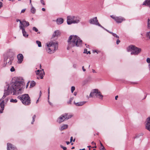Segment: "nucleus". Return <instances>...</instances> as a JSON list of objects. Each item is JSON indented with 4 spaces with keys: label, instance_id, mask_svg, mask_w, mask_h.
Segmentation results:
<instances>
[{
    "label": "nucleus",
    "instance_id": "nucleus-6",
    "mask_svg": "<svg viewBox=\"0 0 150 150\" xmlns=\"http://www.w3.org/2000/svg\"><path fill=\"white\" fill-rule=\"evenodd\" d=\"M127 50L128 52L131 51V54L136 55L141 52V49L134 46L130 45L127 48Z\"/></svg>",
    "mask_w": 150,
    "mask_h": 150
},
{
    "label": "nucleus",
    "instance_id": "nucleus-51",
    "mask_svg": "<svg viewBox=\"0 0 150 150\" xmlns=\"http://www.w3.org/2000/svg\"><path fill=\"white\" fill-rule=\"evenodd\" d=\"M73 66L74 68H76L77 67V65L76 64H74Z\"/></svg>",
    "mask_w": 150,
    "mask_h": 150
},
{
    "label": "nucleus",
    "instance_id": "nucleus-58",
    "mask_svg": "<svg viewBox=\"0 0 150 150\" xmlns=\"http://www.w3.org/2000/svg\"><path fill=\"white\" fill-rule=\"evenodd\" d=\"M100 146H103V144H102V143H101V142L100 141Z\"/></svg>",
    "mask_w": 150,
    "mask_h": 150
},
{
    "label": "nucleus",
    "instance_id": "nucleus-30",
    "mask_svg": "<svg viewBox=\"0 0 150 150\" xmlns=\"http://www.w3.org/2000/svg\"><path fill=\"white\" fill-rule=\"evenodd\" d=\"M110 33L112 34V35L117 38H119V37L118 35H117L115 33H114L112 32H110Z\"/></svg>",
    "mask_w": 150,
    "mask_h": 150
},
{
    "label": "nucleus",
    "instance_id": "nucleus-3",
    "mask_svg": "<svg viewBox=\"0 0 150 150\" xmlns=\"http://www.w3.org/2000/svg\"><path fill=\"white\" fill-rule=\"evenodd\" d=\"M58 45V43L57 42L51 41L49 44H47V47L46 48V51L49 53H53L57 49Z\"/></svg>",
    "mask_w": 150,
    "mask_h": 150
},
{
    "label": "nucleus",
    "instance_id": "nucleus-53",
    "mask_svg": "<svg viewBox=\"0 0 150 150\" xmlns=\"http://www.w3.org/2000/svg\"><path fill=\"white\" fill-rule=\"evenodd\" d=\"M82 69L83 71H86V69L84 68V66L82 67Z\"/></svg>",
    "mask_w": 150,
    "mask_h": 150
},
{
    "label": "nucleus",
    "instance_id": "nucleus-31",
    "mask_svg": "<svg viewBox=\"0 0 150 150\" xmlns=\"http://www.w3.org/2000/svg\"><path fill=\"white\" fill-rule=\"evenodd\" d=\"M10 102L11 103H16L17 102V100L16 99H12L10 100Z\"/></svg>",
    "mask_w": 150,
    "mask_h": 150
},
{
    "label": "nucleus",
    "instance_id": "nucleus-4",
    "mask_svg": "<svg viewBox=\"0 0 150 150\" xmlns=\"http://www.w3.org/2000/svg\"><path fill=\"white\" fill-rule=\"evenodd\" d=\"M18 98L19 99L22 103L25 105H29L31 103L30 97L28 94L19 96H18Z\"/></svg>",
    "mask_w": 150,
    "mask_h": 150
},
{
    "label": "nucleus",
    "instance_id": "nucleus-12",
    "mask_svg": "<svg viewBox=\"0 0 150 150\" xmlns=\"http://www.w3.org/2000/svg\"><path fill=\"white\" fill-rule=\"evenodd\" d=\"M17 58L18 59V63H21L23 60V54H18L17 55Z\"/></svg>",
    "mask_w": 150,
    "mask_h": 150
},
{
    "label": "nucleus",
    "instance_id": "nucleus-54",
    "mask_svg": "<svg viewBox=\"0 0 150 150\" xmlns=\"http://www.w3.org/2000/svg\"><path fill=\"white\" fill-rule=\"evenodd\" d=\"M30 4L31 5V6H32L33 5L31 3V0H30Z\"/></svg>",
    "mask_w": 150,
    "mask_h": 150
},
{
    "label": "nucleus",
    "instance_id": "nucleus-22",
    "mask_svg": "<svg viewBox=\"0 0 150 150\" xmlns=\"http://www.w3.org/2000/svg\"><path fill=\"white\" fill-rule=\"evenodd\" d=\"M63 22V19L62 18H57V23L59 25L62 23Z\"/></svg>",
    "mask_w": 150,
    "mask_h": 150
},
{
    "label": "nucleus",
    "instance_id": "nucleus-49",
    "mask_svg": "<svg viewBox=\"0 0 150 150\" xmlns=\"http://www.w3.org/2000/svg\"><path fill=\"white\" fill-rule=\"evenodd\" d=\"M110 17H111V18H112L115 21V17L114 16H111Z\"/></svg>",
    "mask_w": 150,
    "mask_h": 150
},
{
    "label": "nucleus",
    "instance_id": "nucleus-29",
    "mask_svg": "<svg viewBox=\"0 0 150 150\" xmlns=\"http://www.w3.org/2000/svg\"><path fill=\"white\" fill-rule=\"evenodd\" d=\"M36 43L38 44V47H41L42 46L41 42L37 40L36 41Z\"/></svg>",
    "mask_w": 150,
    "mask_h": 150
},
{
    "label": "nucleus",
    "instance_id": "nucleus-26",
    "mask_svg": "<svg viewBox=\"0 0 150 150\" xmlns=\"http://www.w3.org/2000/svg\"><path fill=\"white\" fill-rule=\"evenodd\" d=\"M64 116H66L65 117L66 118H65V119H66V120H67L68 119L71 118L72 116V115H68V114L67 113H65Z\"/></svg>",
    "mask_w": 150,
    "mask_h": 150
},
{
    "label": "nucleus",
    "instance_id": "nucleus-52",
    "mask_svg": "<svg viewBox=\"0 0 150 150\" xmlns=\"http://www.w3.org/2000/svg\"><path fill=\"white\" fill-rule=\"evenodd\" d=\"M48 100V103H49V104L51 105H52V103H51V102H50L49 101V99Z\"/></svg>",
    "mask_w": 150,
    "mask_h": 150
},
{
    "label": "nucleus",
    "instance_id": "nucleus-24",
    "mask_svg": "<svg viewBox=\"0 0 150 150\" xmlns=\"http://www.w3.org/2000/svg\"><path fill=\"white\" fill-rule=\"evenodd\" d=\"M68 126L67 125H64L62 126L59 129L61 131H62L64 129H66L67 128Z\"/></svg>",
    "mask_w": 150,
    "mask_h": 150
},
{
    "label": "nucleus",
    "instance_id": "nucleus-32",
    "mask_svg": "<svg viewBox=\"0 0 150 150\" xmlns=\"http://www.w3.org/2000/svg\"><path fill=\"white\" fill-rule=\"evenodd\" d=\"M36 117L35 115H34L32 117V121L31 122L32 124H33L34 122L35 121V119Z\"/></svg>",
    "mask_w": 150,
    "mask_h": 150
},
{
    "label": "nucleus",
    "instance_id": "nucleus-64",
    "mask_svg": "<svg viewBox=\"0 0 150 150\" xmlns=\"http://www.w3.org/2000/svg\"><path fill=\"white\" fill-rule=\"evenodd\" d=\"M91 54V52H90V51H88V52H87V54Z\"/></svg>",
    "mask_w": 150,
    "mask_h": 150
},
{
    "label": "nucleus",
    "instance_id": "nucleus-43",
    "mask_svg": "<svg viewBox=\"0 0 150 150\" xmlns=\"http://www.w3.org/2000/svg\"><path fill=\"white\" fill-rule=\"evenodd\" d=\"M8 100V98H6V99H5L4 100H3V101H4V104L5 103H6L7 102Z\"/></svg>",
    "mask_w": 150,
    "mask_h": 150
},
{
    "label": "nucleus",
    "instance_id": "nucleus-42",
    "mask_svg": "<svg viewBox=\"0 0 150 150\" xmlns=\"http://www.w3.org/2000/svg\"><path fill=\"white\" fill-rule=\"evenodd\" d=\"M48 99L49 100V96H50V88L49 87L48 89Z\"/></svg>",
    "mask_w": 150,
    "mask_h": 150
},
{
    "label": "nucleus",
    "instance_id": "nucleus-48",
    "mask_svg": "<svg viewBox=\"0 0 150 150\" xmlns=\"http://www.w3.org/2000/svg\"><path fill=\"white\" fill-rule=\"evenodd\" d=\"M25 9H22L21 11V13H23L25 11Z\"/></svg>",
    "mask_w": 150,
    "mask_h": 150
},
{
    "label": "nucleus",
    "instance_id": "nucleus-46",
    "mask_svg": "<svg viewBox=\"0 0 150 150\" xmlns=\"http://www.w3.org/2000/svg\"><path fill=\"white\" fill-rule=\"evenodd\" d=\"M120 42V41L119 40L117 39V40L116 43L117 45H118Z\"/></svg>",
    "mask_w": 150,
    "mask_h": 150
},
{
    "label": "nucleus",
    "instance_id": "nucleus-61",
    "mask_svg": "<svg viewBox=\"0 0 150 150\" xmlns=\"http://www.w3.org/2000/svg\"><path fill=\"white\" fill-rule=\"evenodd\" d=\"M105 30L107 32H109V33H110V32H110L108 30H107V29H106L105 28Z\"/></svg>",
    "mask_w": 150,
    "mask_h": 150
},
{
    "label": "nucleus",
    "instance_id": "nucleus-33",
    "mask_svg": "<svg viewBox=\"0 0 150 150\" xmlns=\"http://www.w3.org/2000/svg\"><path fill=\"white\" fill-rule=\"evenodd\" d=\"M73 99H74V98H73V97L71 98H70L69 101H68L67 102V103L68 104H71V102L73 100Z\"/></svg>",
    "mask_w": 150,
    "mask_h": 150
},
{
    "label": "nucleus",
    "instance_id": "nucleus-25",
    "mask_svg": "<svg viewBox=\"0 0 150 150\" xmlns=\"http://www.w3.org/2000/svg\"><path fill=\"white\" fill-rule=\"evenodd\" d=\"M10 58L8 57L7 60H5V57H4V62H6V64L8 63V64H11L12 62V60H10Z\"/></svg>",
    "mask_w": 150,
    "mask_h": 150
},
{
    "label": "nucleus",
    "instance_id": "nucleus-35",
    "mask_svg": "<svg viewBox=\"0 0 150 150\" xmlns=\"http://www.w3.org/2000/svg\"><path fill=\"white\" fill-rule=\"evenodd\" d=\"M75 87L74 86H72L71 88V91L72 93L74 92V91L75 90Z\"/></svg>",
    "mask_w": 150,
    "mask_h": 150
},
{
    "label": "nucleus",
    "instance_id": "nucleus-62",
    "mask_svg": "<svg viewBox=\"0 0 150 150\" xmlns=\"http://www.w3.org/2000/svg\"><path fill=\"white\" fill-rule=\"evenodd\" d=\"M66 143L68 145L70 144V142H66Z\"/></svg>",
    "mask_w": 150,
    "mask_h": 150
},
{
    "label": "nucleus",
    "instance_id": "nucleus-40",
    "mask_svg": "<svg viewBox=\"0 0 150 150\" xmlns=\"http://www.w3.org/2000/svg\"><path fill=\"white\" fill-rule=\"evenodd\" d=\"M15 69L13 67H12L10 69V71L11 72H13L15 71Z\"/></svg>",
    "mask_w": 150,
    "mask_h": 150
},
{
    "label": "nucleus",
    "instance_id": "nucleus-5",
    "mask_svg": "<svg viewBox=\"0 0 150 150\" xmlns=\"http://www.w3.org/2000/svg\"><path fill=\"white\" fill-rule=\"evenodd\" d=\"M81 18L77 16H69L67 17V22L68 25L77 24L81 21Z\"/></svg>",
    "mask_w": 150,
    "mask_h": 150
},
{
    "label": "nucleus",
    "instance_id": "nucleus-38",
    "mask_svg": "<svg viewBox=\"0 0 150 150\" xmlns=\"http://www.w3.org/2000/svg\"><path fill=\"white\" fill-rule=\"evenodd\" d=\"M146 36L147 37H148L149 38V39H150V31L148 32L146 35Z\"/></svg>",
    "mask_w": 150,
    "mask_h": 150
},
{
    "label": "nucleus",
    "instance_id": "nucleus-36",
    "mask_svg": "<svg viewBox=\"0 0 150 150\" xmlns=\"http://www.w3.org/2000/svg\"><path fill=\"white\" fill-rule=\"evenodd\" d=\"M33 30L36 32H37L38 31V29L34 27L33 28Z\"/></svg>",
    "mask_w": 150,
    "mask_h": 150
},
{
    "label": "nucleus",
    "instance_id": "nucleus-28",
    "mask_svg": "<svg viewBox=\"0 0 150 150\" xmlns=\"http://www.w3.org/2000/svg\"><path fill=\"white\" fill-rule=\"evenodd\" d=\"M35 82L34 81H32L30 82V86L31 87H33L35 86Z\"/></svg>",
    "mask_w": 150,
    "mask_h": 150
},
{
    "label": "nucleus",
    "instance_id": "nucleus-39",
    "mask_svg": "<svg viewBox=\"0 0 150 150\" xmlns=\"http://www.w3.org/2000/svg\"><path fill=\"white\" fill-rule=\"evenodd\" d=\"M60 146L63 149V150H66L67 149L66 147H64L62 145H60Z\"/></svg>",
    "mask_w": 150,
    "mask_h": 150
},
{
    "label": "nucleus",
    "instance_id": "nucleus-21",
    "mask_svg": "<svg viewBox=\"0 0 150 150\" xmlns=\"http://www.w3.org/2000/svg\"><path fill=\"white\" fill-rule=\"evenodd\" d=\"M86 102L83 101L76 103L75 102H74V103L76 106H79L83 105Z\"/></svg>",
    "mask_w": 150,
    "mask_h": 150
},
{
    "label": "nucleus",
    "instance_id": "nucleus-44",
    "mask_svg": "<svg viewBox=\"0 0 150 150\" xmlns=\"http://www.w3.org/2000/svg\"><path fill=\"white\" fill-rule=\"evenodd\" d=\"M98 26H99L101 28H103V29L104 30H105V28H104L99 23H98Z\"/></svg>",
    "mask_w": 150,
    "mask_h": 150
},
{
    "label": "nucleus",
    "instance_id": "nucleus-56",
    "mask_svg": "<svg viewBox=\"0 0 150 150\" xmlns=\"http://www.w3.org/2000/svg\"><path fill=\"white\" fill-rule=\"evenodd\" d=\"M91 144H92L93 145H96V143L94 142H91Z\"/></svg>",
    "mask_w": 150,
    "mask_h": 150
},
{
    "label": "nucleus",
    "instance_id": "nucleus-18",
    "mask_svg": "<svg viewBox=\"0 0 150 150\" xmlns=\"http://www.w3.org/2000/svg\"><path fill=\"white\" fill-rule=\"evenodd\" d=\"M4 108V101H2L0 103V113L3 112Z\"/></svg>",
    "mask_w": 150,
    "mask_h": 150
},
{
    "label": "nucleus",
    "instance_id": "nucleus-41",
    "mask_svg": "<svg viewBox=\"0 0 150 150\" xmlns=\"http://www.w3.org/2000/svg\"><path fill=\"white\" fill-rule=\"evenodd\" d=\"M146 62L148 63H150V58H147L146 59Z\"/></svg>",
    "mask_w": 150,
    "mask_h": 150
},
{
    "label": "nucleus",
    "instance_id": "nucleus-20",
    "mask_svg": "<svg viewBox=\"0 0 150 150\" xmlns=\"http://www.w3.org/2000/svg\"><path fill=\"white\" fill-rule=\"evenodd\" d=\"M103 96L102 94L101 93L99 90H98V94H97L96 98L100 100H102L103 98Z\"/></svg>",
    "mask_w": 150,
    "mask_h": 150
},
{
    "label": "nucleus",
    "instance_id": "nucleus-2",
    "mask_svg": "<svg viewBox=\"0 0 150 150\" xmlns=\"http://www.w3.org/2000/svg\"><path fill=\"white\" fill-rule=\"evenodd\" d=\"M67 49L69 50L72 47L81 46L82 44V40L76 35H70L68 40Z\"/></svg>",
    "mask_w": 150,
    "mask_h": 150
},
{
    "label": "nucleus",
    "instance_id": "nucleus-15",
    "mask_svg": "<svg viewBox=\"0 0 150 150\" xmlns=\"http://www.w3.org/2000/svg\"><path fill=\"white\" fill-rule=\"evenodd\" d=\"M125 20V19L122 17H115V21L118 23H120Z\"/></svg>",
    "mask_w": 150,
    "mask_h": 150
},
{
    "label": "nucleus",
    "instance_id": "nucleus-23",
    "mask_svg": "<svg viewBox=\"0 0 150 150\" xmlns=\"http://www.w3.org/2000/svg\"><path fill=\"white\" fill-rule=\"evenodd\" d=\"M143 5H147L150 7V0H146L144 2Z\"/></svg>",
    "mask_w": 150,
    "mask_h": 150
},
{
    "label": "nucleus",
    "instance_id": "nucleus-34",
    "mask_svg": "<svg viewBox=\"0 0 150 150\" xmlns=\"http://www.w3.org/2000/svg\"><path fill=\"white\" fill-rule=\"evenodd\" d=\"M88 81L87 80H85L83 81L82 83V84L84 86L86 85L88 82Z\"/></svg>",
    "mask_w": 150,
    "mask_h": 150
},
{
    "label": "nucleus",
    "instance_id": "nucleus-11",
    "mask_svg": "<svg viewBox=\"0 0 150 150\" xmlns=\"http://www.w3.org/2000/svg\"><path fill=\"white\" fill-rule=\"evenodd\" d=\"M98 89H95L91 93L88 98L95 97L96 98L97 94L98 93Z\"/></svg>",
    "mask_w": 150,
    "mask_h": 150
},
{
    "label": "nucleus",
    "instance_id": "nucleus-9",
    "mask_svg": "<svg viewBox=\"0 0 150 150\" xmlns=\"http://www.w3.org/2000/svg\"><path fill=\"white\" fill-rule=\"evenodd\" d=\"M16 22H19L20 24V25L19 26H21L23 27L24 26H28L29 25V23L24 20H23L22 21H21L20 20L18 19H16Z\"/></svg>",
    "mask_w": 150,
    "mask_h": 150
},
{
    "label": "nucleus",
    "instance_id": "nucleus-27",
    "mask_svg": "<svg viewBox=\"0 0 150 150\" xmlns=\"http://www.w3.org/2000/svg\"><path fill=\"white\" fill-rule=\"evenodd\" d=\"M31 11L33 13H35L36 12L35 9L33 6H31Z\"/></svg>",
    "mask_w": 150,
    "mask_h": 150
},
{
    "label": "nucleus",
    "instance_id": "nucleus-16",
    "mask_svg": "<svg viewBox=\"0 0 150 150\" xmlns=\"http://www.w3.org/2000/svg\"><path fill=\"white\" fill-rule=\"evenodd\" d=\"M26 27V26H24L23 27H22L21 26H19L20 29L22 30L23 36L25 37H27L28 36V35L27 34L25 29V27Z\"/></svg>",
    "mask_w": 150,
    "mask_h": 150
},
{
    "label": "nucleus",
    "instance_id": "nucleus-47",
    "mask_svg": "<svg viewBox=\"0 0 150 150\" xmlns=\"http://www.w3.org/2000/svg\"><path fill=\"white\" fill-rule=\"evenodd\" d=\"M87 50L86 49H85L84 50V51L83 52V53H86L87 54Z\"/></svg>",
    "mask_w": 150,
    "mask_h": 150
},
{
    "label": "nucleus",
    "instance_id": "nucleus-10",
    "mask_svg": "<svg viewBox=\"0 0 150 150\" xmlns=\"http://www.w3.org/2000/svg\"><path fill=\"white\" fill-rule=\"evenodd\" d=\"M89 22L91 24L98 25V23H99L97 20V17H94L90 19L89 20Z\"/></svg>",
    "mask_w": 150,
    "mask_h": 150
},
{
    "label": "nucleus",
    "instance_id": "nucleus-59",
    "mask_svg": "<svg viewBox=\"0 0 150 150\" xmlns=\"http://www.w3.org/2000/svg\"><path fill=\"white\" fill-rule=\"evenodd\" d=\"M42 11H45V8H42Z\"/></svg>",
    "mask_w": 150,
    "mask_h": 150
},
{
    "label": "nucleus",
    "instance_id": "nucleus-1",
    "mask_svg": "<svg viewBox=\"0 0 150 150\" xmlns=\"http://www.w3.org/2000/svg\"><path fill=\"white\" fill-rule=\"evenodd\" d=\"M25 85L24 80L21 77L17 78V80L14 83H12L7 87V89L4 91V95L1 99H4L6 96L13 92L14 93H21L23 91V87Z\"/></svg>",
    "mask_w": 150,
    "mask_h": 150
},
{
    "label": "nucleus",
    "instance_id": "nucleus-13",
    "mask_svg": "<svg viewBox=\"0 0 150 150\" xmlns=\"http://www.w3.org/2000/svg\"><path fill=\"white\" fill-rule=\"evenodd\" d=\"M64 114L62 115L58 118L57 122L59 123L63 122L66 120Z\"/></svg>",
    "mask_w": 150,
    "mask_h": 150
},
{
    "label": "nucleus",
    "instance_id": "nucleus-37",
    "mask_svg": "<svg viewBox=\"0 0 150 150\" xmlns=\"http://www.w3.org/2000/svg\"><path fill=\"white\" fill-rule=\"evenodd\" d=\"M148 27L150 28V19H148Z\"/></svg>",
    "mask_w": 150,
    "mask_h": 150
},
{
    "label": "nucleus",
    "instance_id": "nucleus-55",
    "mask_svg": "<svg viewBox=\"0 0 150 150\" xmlns=\"http://www.w3.org/2000/svg\"><path fill=\"white\" fill-rule=\"evenodd\" d=\"M72 141H73V137H71L70 138V142H71Z\"/></svg>",
    "mask_w": 150,
    "mask_h": 150
},
{
    "label": "nucleus",
    "instance_id": "nucleus-17",
    "mask_svg": "<svg viewBox=\"0 0 150 150\" xmlns=\"http://www.w3.org/2000/svg\"><path fill=\"white\" fill-rule=\"evenodd\" d=\"M146 128L148 130L150 131V116L147 119Z\"/></svg>",
    "mask_w": 150,
    "mask_h": 150
},
{
    "label": "nucleus",
    "instance_id": "nucleus-60",
    "mask_svg": "<svg viewBox=\"0 0 150 150\" xmlns=\"http://www.w3.org/2000/svg\"><path fill=\"white\" fill-rule=\"evenodd\" d=\"M118 98V96H117L115 97V99L117 100V98Z\"/></svg>",
    "mask_w": 150,
    "mask_h": 150
},
{
    "label": "nucleus",
    "instance_id": "nucleus-57",
    "mask_svg": "<svg viewBox=\"0 0 150 150\" xmlns=\"http://www.w3.org/2000/svg\"><path fill=\"white\" fill-rule=\"evenodd\" d=\"M92 71L93 73H96L95 70L93 69H92Z\"/></svg>",
    "mask_w": 150,
    "mask_h": 150
},
{
    "label": "nucleus",
    "instance_id": "nucleus-50",
    "mask_svg": "<svg viewBox=\"0 0 150 150\" xmlns=\"http://www.w3.org/2000/svg\"><path fill=\"white\" fill-rule=\"evenodd\" d=\"M2 7V3L1 2H0V8Z\"/></svg>",
    "mask_w": 150,
    "mask_h": 150
},
{
    "label": "nucleus",
    "instance_id": "nucleus-63",
    "mask_svg": "<svg viewBox=\"0 0 150 150\" xmlns=\"http://www.w3.org/2000/svg\"><path fill=\"white\" fill-rule=\"evenodd\" d=\"M77 94V93L76 92H74V96H76Z\"/></svg>",
    "mask_w": 150,
    "mask_h": 150
},
{
    "label": "nucleus",
    "instance_id": "nucleus-45",
    "mask_svg": "<svg viewBox=\"0 0 150 150\" xmlns=\"http://www.w3.org/2000/svg\"><path fill=\"white\" fill-rule=\"evenodd\" d=\"M41 3L43 5H45V3L44 2L43 0H40Z\"/></svg>",
    "mask_w": 150,
    "mask_h": 150
},
{
    "label": "nucleus",
    "instance_id": "nucleus-7",
    "mask_svg": "<svg viewBox=\"0 0 150 150\" xmlns=\"http://www.w3.org/2000/svg\"><path fill=\"white\" fill-rule=\"evenodd\" d=\"M14 54V53L12 51V50L10 49L8 50L6 52V53L4 54V57H5V60H7V58H10V60H13V55Z\"/></svg>",
    "mask_w": 150,
    "mask_h": 150
},
{
    "label": "nucleus",
    "instance_id": "nucleus-14",
    "mask_svg": "<svg viewBox=\"0 0 150 150\" xmlns=\"http://www.w3.org/2000/svg\"><path fill=\"white\" fill-rule=\"evenodd\" d=\"M7 150H17L16 147L13 145L9 143L7 144Z\"/></svg>",
    "mask_w": 150,
    "mask_h": 150
},
{
    "label": "nucleus",
    "instance_id": "nucleus-19",
    "mask_svg": "<svg viewBox=\"0 0 150 150\" xmlns=\"http://www.w3.org/2000/svg\"><path fill=\"white\" fill-rule=\"evenodd\" d=\"M60 31L59 30H56L54 32L52 35V38L58 37L59 35H60Z\"/></svg>",
    "mask_w": 150,
    "mask_h": 150
},
{
    "label": "nucleus",
    "instance_id": "nucleus-8",
    "mask_svg": "<svg viewBox=\"0 0 150 150\" xmlns=\"http://www.w3.org/2000/svg\"><path fill=\"white\" fill-rule=\"evenodd\" d=\"M36 74L37 75V78L38 79H39L40 78L42 79L43 78L45 73L43 69H42L41 70H37L36 71Z\"/></svg>",
    "mask_w": 150,
    "mask_h": 150
}]
</instances>
